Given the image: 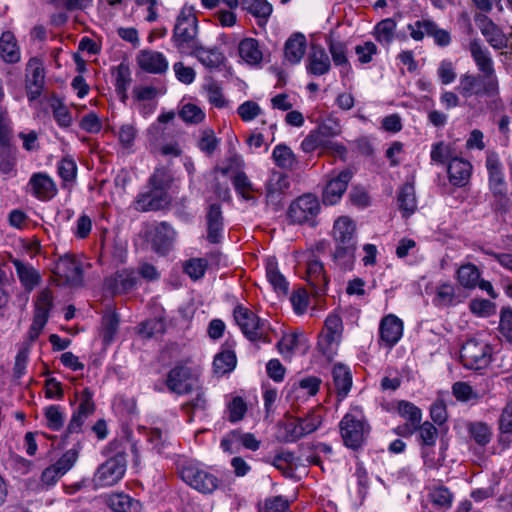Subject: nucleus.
I'll return each instance as SVG.
<instances>
[{
	"label": "nucleus",
	"mask_w": 512,
	"mask_h": 512,
	"mask_svg": "<svg viewBox=\"0 0 512 512\" xmlns=\"http://www.w3.org/2000/svg\"><path fill=\"white\" fill-rule=\"evenodd\" d=\"M339 430L347 448L356 450L364 444L370 433V425L360 406L350 407L339 423Z\"/></svg>",
	"instance_id": "obj_1"
},
{
	"label": "nucleus",
	"mask_w": 512,
	"mask_h": 512,
	"mask_svg": "<svg viewBox=\"0 0 512 512\" xmlns=\"http://www.w3.org/2000/svg\"><path fill=\"white\" fill-rule=\"evenodd\" d=\"M198 21L192 7L184 6L177 18L173 29L172 41L174 46L184 54H191L198 45Z\"/></svg>",
	"instance_id": "obj_2"
},
{
	"label": "nucleus",
	"mask_w": 512,
	"mask_h": 512,
	"mask_svg": "<svg viewBox=\"0 0 512 512\" xmlns=\"http://www.w3.org/2000/svg\"><path fill=\"white\" fill-rule=\"evenodd\" d=\"M456 90L468 103L471 98L496 97L499 93V82L498 78L467 72L460 76Z\"/></svg>",
	"instance_id": "obj_3"
},
{
	"label": "nucleus",
	"mask_w": 512,
	"mask_h": 512,
	"mask_svg": "<svg viewBox=\"0 0 512 512\" xmlns=\"http://www.w3.org/2000/svg\"><path fill=\"white\" fill-rule=\"evenodd\" d=\"M234 320L251 341H269L267 339L268 327L264 320H261L256 314L248 308L238 305L234 308Z\"/></svg>",
	"instance_id": "obj_4"
},
{
	"label": "nucleus",
	"mask_w": 512,
	"mask_h": 512,
	"mask_svg": "<svg viewBox=\"0 0 512 512\" xmlns=\"http://www.w3.org/2000/svg\"><path fill=\"white\" fill-rule=\"evenodd\" d=\"M492 348L481 340L469 339L466 341L460 351V359L465 368L471 370H481L486 368L491 362Z\"/></svg>",
	"instance_id": "obj_5"
},
{
	"label": "nucleus",
	"mask_w": 512,
	"mask_h": 512,
	"mask_svg": "<svg viewBox=\"0 0 512 512\" xmlns=\"http://www.w3.org/2000/svg\"><path fill=\"white\" fill-rule=\"evenodd\" d=\"M179 474L184 482L201 493H212L218 487L217 477L195 463H183Z\"/></svg>",
	"instance_id": "obj_6"
},
{
	"label": "nucleus",
	"mask_w": 512,
	"mask_h": 512,
	"mask_svg": "<svg viewBox=\"0 0 512 512\" xmlns=\"http://www.w3.org/2000/svg\"><path fill=\"white\" fill-rule=\"evenodd\" d=\"M342 333L343 322L341 317L336 313L329 314L318 339V348L327 359H332L336 354Z\"/></svg>",
	"instance_id": "obj_7"
},
{
	"label": "nucleus",
	"mask_w": 512,
	"mask_h": 512,
	"mask_svg": "<svg viewBox=\"0 0 512 512\" xmlns=\"http://www.w3.org/2000/svg\"><path fill=\"white\" fill-rule=\"evenodd\" d=\"M127 461L123 453H118L101 464L93 476L97 487H110L118 483L126 472Z\"/></svg>",
	"instance_id": "obj_8"
},
{
	"label": "nucleus",
	"mask_w": 512,
	"mask_h": 512,
	"mask_svg": "<svg viewBox=\"0 0 512 512\" xmlns=\"http://www.w3.org/2000/svg\"><path fill=\"white\" fill-rule=\"evenodd\" d=\"M320 208V202L315 195L304 194L290 204L288 217L293 223L313 225Z\"/></svg>",
	"instance_id": "obj_9"
},
{
	"label": "nucleus",
	"mask_w": 512,
	"mask_h": 512,
	"mask_svg": "<svg viewBox=\"0 0 512 512\" xmlns=\"http://www.w3.org/2000/svg\"><path fill=\"white\" fill-rule=\"evenodd\" d=\"M353 177L350 169L336 172L332 171L327 176V182L322 192V200L325 205L337 204L346 192L349 182Z\"/></svg>",
	"instance_id": "obj_10"
},
{
	"label": "nucleus",
	"mask_w": 512,
	"mask_h": 512,
	"mask_svg": "<svg viewBox=\"0 0 512 512\" xmlns=\"http://www.w3.org/2000/svg\"><path fill=\"white\" fill-rule=\"evenodd\" d=\"M54 274L63 284L78 286L83 280L82 262L72 254H65L55 263Z\"/></svg>",
	"instance_id": "obj_11"
},
{
	"label": "nucleus",
	"mask_w": 512,
	"mask_h": 512,
	"mask_svg": "<svg viewBox=\"0 0 512 512\" xmlns=\"http://www.w3.org/2000/svg\"><path fill=\"white\" fill-rule=\"evenodd\" d=\"M166 385L170 392L183 395L198 390L199 381L189 368L176 366L168 373Z\"/></svg>",
	"instance_id": "obj_12"
},
{
	"label": "nucleus",
	"mask_w": 512,
	"mask_h": 512,
	"mask_svg": "<svg viewBox=\"0 0 512 512\" xmlns=\"http://www.w3.org/2000/svg\"><path fill=\"white\" fill-rule=\"evenodd\" d=\"M45 83V71L42 61L31 58L26 65L25 88L29 101L36 100L42 93Z\"/></svg>",
	"instance_id": "obj_13"
},
{
	"label": "nucleus",
	"mask_w": 512,
	"mask_h": 512,
	"mask_svg": "<svg viewBox=\"0 0 512 512\" xmlns=\"http://www.w3.org/2000/svg\"><path fill=\"white\" fill-rule=\"evenodd\" d=\"M486 168L489 173V187L495 197L506 199L507 186L504 179L503 167L499 156L495 152H488Z\"/></svg>",
	"instance_id": "obj_14"
},
{
	"label": "nucleus",
	"mask_w": 512,
	"mask_h": 512,
	"mask_svg": "<svg viewBox=\"0 0 512 512\" xmlns=\"http://www.w3.org/2000/svg\"><path fill=\"white\" fill-rule=\"evenodd\" d=\"M475 23L486 41L496 50L507 47L508 38L506 34L486 15L477 13L474 16Z\"/></svg>",
	"instance_id": "obj_15"
},
{
	"label": "nucleus",
	"mask_w": 512,
	"mask_h": 512,
	"mask_svg": "<svg viewBox=\"0 0 512 512\" xmlns=\"http://www.w3.org/2000/svg\"><path fill=\"white\" fill-rule=\"evenodd\" d=\"M468 51L477 67L479 74L489 76L491 78H498L495 68L494 60L489 49L479 39H473L468 44Z\"/></svg>",
	"instance_id": "obj_16"
},
{
	"label": "nucleus",
	"mask_w": 512,
	"mask_h": 512,
	"mask_svg": "<svg viewBox=\"0 0 512 512\" xmlns=\"http://www.w3.org/2000/svg\"><path fill=\"white\" fill-rule=\"evenodd\" d=\"M403 329V321L400 318L394 314L386 315L379 325L381 343L388 348H392L402 338Z\"/></svg>",
	"instance_id": "obj_17"
},
{
	"label": "nucleus",
	"mask_w": 512,
	"mask_h": 512,
	"mask_svg": "<svg viewBox=\"0 0 512 512\" xmlns=\"http://www.w3.org/2000/svg\"><path fill=\"white\" fill-rule=\"evenodd\" d=\"M169 203V197L166 192L149 187V190L140 193L134 203L137 211H155L165 207Z\"/></svg>",
	"instance_id": "obj_18"
},
{
	"label": "nucleus",
	"mask_w": 512,
	"mask_h": 512,
	"mask_svg": "<svg viewBox=\"0 0 512 512\" xmlns=\"http://www.w3.org/2000/svg\"><path fill=\"white\" fill-rule=\"evenodd\" d=\"M139 67L151 74H162L168 69L165 55L154 50H141L136 57Z\"/></svg>",
	"instance_id": "obj_19"
},
{
	"label": "nucleus",
	"mask_w": 512,
	"mask_h": 512,
	"mask_svg": "<svg viewBox=\"0 0 512 512\" xmlns=\"http://www.w3.org/2000/svg\"><path fill=\"white\" fill-rule=\"evenodd\" d=\"M28 186L33 196L41 201L53 198L57 193L54 181L45 173H35L31 176Z\"/></svg>",
	"instance_id": "obj_20"
},
{
	"label": "nucleus",
	"mask_w": 512,
	"mask_h": 512,
	"mask_svg": "<svg viewBox=\"0 0 512 512\" xmlns=\"http://www.w3.org/2000/svg\"><path fill=\"white\" fill-rule=\"evenodd\" d=\"M136 283L137 276L133 270H121L105 281V287L113 294H122L131 291Z\"/></svg>",
	"instance_id": "obj_21"
},
{
	"label": "nucleus",
	"mask_w": 512,
	"mask_h": 512,
	"mask_svg": "<svg viewBox=\"0 0 512 512\" xmlns=\"http://www.w3.org/2000/svg\"><path fill=\"white\" fill-rule=\"evenodd\" d=\"M356 226L348 216H341L335 220L332 230L335 245L356 244Z\"/></svg>",
	"instance_id": "obj_22"
},
{
	"label": "nucleus",
	"mask_w": 512,
	"mask_h": 512,
	"mask_svg": "<svg viewBox=\"0 0 512 512\" xmlns=\"http://www.w3.org/2000/svg\"><path fill=\"white\" fill-rule=\"evenodd\" d=\"M307 72L314 76L327 74L331 69V61L322 47L313 46L306 61Z\"/></svg>",
	"instance_id": "obj_23"
},
{
	"label": "nucleus",
	"mask_w": 512,
	"mask_h": 512,
	"mask_svg": "<svg viewBox=\"0 0 512 512\" xmlns=\"http://www.w3.org/2000/svg\"><path fill=\"white\" fill-rule=\"evenodd\" d=\"M176 237V232L172 226L166 222L158 224L153 231L152 246L157 253H167Z\"/></svg>",
	"instance_id": "obj_24"
},
{
	"label": "nucleus",
	"mask_w": 512,
	"mask_h": 512,
	"mask_svg": "<svg viewBox=\"0 0 512 512\" xmlns=\"http://www.w3.org/2000/svg\"><path fill=\"white\" fill-rule=\"evenodd\" d=\"M306 280L313 287L316 294H322L326 291L328 279L321 261L311 259L307 262Z\"/></svg>",
	"instance_id": "obj_25"
},
{
	"label": "nucleus",
	"mask_w": 512,
	"mask_h": 512,
	"mask_svg": "<svg viewBox=\"0 0 512 512\" xmlns=\"http://www.w3.org/2000/svg\"><path fill=\"white\" fill-rule=\"evenodd\" d=\"M472 171L471 164L458 157H454L449 161L447 172L449 181L454 186L462 187L467 184Z\"/></svg>",
	"instance_id": "obj_26"
},
{
	"label": "nucleus",
	"mask_w": 512,
	"mask_h": 512,
	"mask_svg": "<svg viewBox=\"0 0 512 512\" xmlns=\"http://www.w3.org/2000/svg\"><path fill=\"white\" fill-rule=\"evenodd\" d=\"M328 49L333 63L339 68V73L343 79L349 78L352 74V67L347 57V46L340 41H330Z\"/></svg>",
	"instance_id": "obj_27"
},
{
	"label": "nucleus",
	"mask_w": 512,
	"mask_h": 512,
	"mask_svg": "<svg viewBox=\"0 0 512 512\" xmlns=\"http://www.w3.org/2000/svg\"><path fill=\"white\" fill-rule=\"evenodd\" d=\"M0 57L9 64L20 61L21 52L15 35L11 31H5L0 37Z\"/></svg>",
	"instance_id": "obj_28"
},
{
	"label": "nucleus",
	"mask_w": 512,
	"mask_h": 512,
	"mask_svg": "<svg viewBox=\"0 0 512 512\" xmlns=\"http://www.w3.org/2000/svg\"><path fill=\"white\" fill-rule=\"evenodd\" d=\"M397 412L408 421L405 426L407 432L414 433L422 420L421 409L409 401L400 400L397 402Z\"/></svg>",
	"instance_id": "obj_29"
},
{
	"label": "nucleus",
	"mask_w": 512,
	"mask_h": 512,
	"mask_svg": "<svg viewBox=\"0 0 512 512\" xmlns=\"http://www.w3.org/2000/svg\"><path fill=\"white\" fill-rule=\"evenodd\" d=\"M333 383L340 400L344 399L352 386V375L349 368L336 364L332 369Z\"/></svg>",
	"instance_id": "obj_30"
},
{
	"label": "nucleus",
	"mask_w": 512,
	"mask_h": 512,
	"mask_svg": "<svg viewBox=\"0 0 512 512\" xmlns=\"http://www.w3.org/2000/svg\"><path fill=\"white\" fill-rule=\"evenodd\" d=\"M12 263L16 269L21 284L27 291H32L40 282L41 277L37 270L30 264L13 259Z\"/></svg>",
	"instance_id": "obj_31"
},
{
	"label": "nucleus",
	"mask_w": 512,
	"mask_h": 512,
	"mask_svg": "<svg viewBox=\"0 0 512 512\" xmlns=\"http://www.w3.org/2000/svg\"><path fill=\"white\" fill-rule=\"evenodd\" d=\"M112 512H141L142 504L131 496L118 493L112 494L107 500Z\"/></svg>",
	"instance_id": "obj_32"
},
{
	"label": "nucleus",
	"mask_w": 512,
	"mask_h": 512,
	"mask_svg": "<svg viewBox=\"0 0 512 512\" xmlns=\"http://www.w3.org/2000/svg\"><path fill=\"white\" fill-rule=\"evenodd\" d=\"M306 49V38L303 34L292 35L285 43V58L292 64H297L304 56Z\"/></svg>",
	"instance_id": "obj_33"
},
{
	"label": "nucleus",
	"mask_w": 512,
	"mask_h": 512,
	"mask_svg": "<svg viewBox=\"0 0 512 512\" xmlns=\"http://www.w3.org/2000/svg\"><path fill=\"white\" fill-rule=\"evenodd\" d=\"M399 209L404 217L411 216L417 209L415 188L412 183H405L398 193Z\"/></svg>",
	"instance_id": "obj_34"
},
{
	"label": "nucleus",
	"mask_w": 512,
	"mask_h": 512,
	"mask_svg": "<svg viewBox=\"0 0 512 512\" xmlns=\"http://www.w3.org/2000/svg\"><path fill=\"white\" fill-rule=\"evenodd\" d=\"M240 57L249 65H257L262 61L263 54L259 43L254 38L243 39L238 46Z\"/></svg>",
	"instance_id": "obj_35"
},
{
	"label": "nucleus",
	"mask_w": 512,
	"mask_h": 512,
	"mask_svg": "<svg viewBox=\"0 0 512 512\" xmlns=\"http://www.w3.org/2000/svg\"><path fill=\"white\" fill-rule=\"evenodd\" d=\"M266 277L277 293L286 294L288 292V282L283 274L280 273L277 262L269 258L266 262Z\"/></svg>",
	"instance_id": "obj_36"
},
{
	"label": "nucleus",
	"mask_w": 512,
	"mask_h": 512,
	"mask_svg": "<svg viewBox=\"0 0 512 512\" xmlns=\"http://www.w3.org/2000/svg\"><path fill=\"white\" fill-rule=\"evenodd\" d=\"M243 8L258 18L259 24H265L273 11L267 0H242Z\"/></svg>",
	"instance_id": "obj_37"
},
{
	"label": "nucleus",
	"mask_w": 512,
	"mask_h": 512,
	"mask_svg": "<svg viewBox=\"0 0 512 512\" xmlns=\"http://www.w3.org/2000/svg\"><path fill=\"white\" fill-rule=\"evenodd\" d=\"M356 244L335 245L333 259L340 269L351 270L355 260Z\"/></svg>",
	"instance_id": "obj_38"
},
{
	"label": "nucleus",
	"mask_w": 512,
	"mask_h": 512,
	"mask_svg": "<svg viewBox=\"0 0 512 512\" xmlns=\"http://www.w3.org/2000/svg\"><path fill=\"white\" fill-rule=\"evenodd\" d=\"M428 500L435 512L448 510L453 502V495L448 488L440 486L430 491Z\"/></svg>",
	"instance_id": "obj_39"
},
{
	"label": "nucleus",
	"mask_w": 512,
	"mask_h": 512,
	"mask_svg": "<svg viewBox=\"0 0 512 512\" xmlns=\"http://www.w3.org/2000/svg\"><path fill=\"white\" fill-rule=\"evenodd\" d=\"M191 54L195 55L201 64L210 69L220 67L224 60V56L219 50L206 49L199 45H196Z\"/></svg>",
	"instance_id": "obj_40"
},
{
	"label": "nucleus",
	"mask_w": 512,
	"mask_h": 512,
	"mask_svg": "<svg viewBox=\"0 0 512 512\" xmlns=\"http://www.w3.org/2000/svg\"><path fill=\"white\" fill-rule=\"evenodd\" d=\"M272 158L275 164L281 169L291 170L296 164L294 152L285 144H278L274 147Z\"/></svg>",
	"instance_id": "obj_41"
},
{
	"label": "nucleus",
	"mask_w": 512,
	"mask_h": 512,
	"mask_svg": "<svg viewBox=\"0 0 512 512\" xmlns=\"http://www.w3.org/2000/svg\"><path fill=\"white\" fill-rule=\"evenodd\" d=\"M236 355L231 350H223L219 352L213 361L214 372L217 375H224L230 373L236 367Z\"/></svg>",
	"instance_id": "obj_42"
},
{
	"label": "nucleus",
	"mask_w": 512,
	"mask_h": 512,
	"mask_svg": "<svg viewBox=\"0 0 512 512\" xmlns=\"http://www.w3.org/2000/svg\"><path fill=\"white\" fill-rule=\"evenodd\" d=\"M457 279L465 288H474L480 279V272L474 264L462 265L457 271Z\"/></svg>",
	"instance_id": "obj_43"
},
{
	"label": "nucleus",
	"mask_w": 512,
	"mask_h": 512,
	"mask_svg": "<svg viewBox=\"0 0 512 512\" xmlns=\"http://www.w3.org/2000/svg\"><path fill=\"white\" fill-rule=\"evenodd\" d=\"M47 427L53 431H59L65 423L66 414L59 405H50L44 409Z\"/></svg>",
	"instance_id": "obj_44"
},
{
	"label": "nucleus",
	"mask_w": 512,
	"mask_h": 512,
	"mask_svg": "<svg viewBox=\"0 0 512 512\" xmlns=\"http://www.w3.org/2000/svg\"><path fill=\"white\" fill-rule=\"evenodd\" d=\"M433 302L436 306L440 307L454 305L456 302L454 286L450 283H443L437 286Z\"/></svg>",
	"instance_id": "obj_45"
},
{
	"label": "nucleus",
	"mask_w": 512,
	"mask_h": 512,
	"mask_svg": "<svg viewBox=\"0 0 512 512\" xmlns=\"http://www.w3.org/2000/svg\"><path fill=\"white\" fill-rule=\"evenodd\" d=\"M51 108L53 117L60 127L68 128L72 125V115L69 109L63 104L61 100L57 98L52 99Z\"/></svg>",
	"instance_id": "obj_46"
},
{
	"label": "nucleus",
	"mask_w": 512,
	"mask_h": 512,
	"mask_svg": "<svg viewBox=\"0 0 512 512\" xmlns=\"http://www.w3.org/2000/svg\"><path fill=\"white\" fill-rule=\"evenodd\" d=\"M180 118L188 124H199L204 121L206 114L196 104L186 103L179 111Z\"/></svg>",
	"instance_id": "obj_47"
},
{
	"label": "nucleus",
	"mask_w": 512,
	"mask_h": 512,
	"mask_svg": "<svg viewBox=\"0 0 512 512\" xmlns=\"http://www.w3.org/2000/svg\"><path fill=\"white\" fill-rule=\"evenodd\" d=\"M131 84V75L129 68L125 65H119L115 74V88L122 101L127 98V91Z\"/></svg>",
	"instance_id": "obj_48"
},
{
	"label": "nucleus",
	"mask_w": 512,
	"mask_h": 512,
	"mask_svg": "<svg viewBox=\"0 0 512 512\" xmlns=\"http://www.w3.org/2000/svg\"><path fill=\"white\" fill-rule=\"evenodd\" d=\"M396 23L393 19L387 18L380 21L375 27V37L383 44H389L394 37Z\"/></svg>",
	"instance_id": "obj_49"
},
{
	"label": "nucleus",
	"mask_w": 512,
	"mask_h": 512,
	"mask_svg": "<svg viewBox=\"0 0 512 512\" xmlns=\"http://www.w3.org/2000/svg\"><path fill=\"white\" fill-rule=\"evenodd\" d=\"M241 430H232L225 434L220 442V447L225 453L235 454L242 448Z\"/></svg>",
	"instance_id": "obj_50"
},
{
	"label": "nucleus",
	"mask_w": 512,
	"mask_h": 512,
	"mask_svg": "<svg viewBox=\"0 0 512 512\" xmlns=\"http://www.w3.org/2000/svg\"><path fill=\"white\" fill-rule=\"evenodd\" d=\"M327 143L328 139H325L317 129H314L303 139L301 148L305 153H311L319 148L325 150Z\"/></svg>",
	"instance_id": "obj_51"
},
{
	"label": "nucleus",
	"mask_w": 512,
	"mask_h": 512,
	"mask_svg": "<svg viewBox=\"0 0 512 512\" xmlns=\"http://www.w3.org/2000/svg\"><path fill=\"white\" fill-rule=\"evenodd\" d=\"M165 331V323L160 318L149 319L138 327V334L143 338H152Z\"/></svg>",
	"instance_id": "obj_52"
},
{
	"label": "nucleus",
	"mask_w": 512,
	"mask_h": 512,
	"mask_svg": "<svg viewBox=\"0 0 512 512\" xmlns=\"http://www.w3.org/2000/svg\"><path fill=\"white\" fill-rule=\"evenodd\" d=\"M434 28V21L430 19H421L407 25L411 38L415 41H421L426 35L429 36L430 29Z\"/></svg>",
	"instance_id": "obj_53"
},
{
	"label": "nucleus",
	"mask_w": 512,
	"mask_h": 512,
	"mask_svg": "<svg viewBox=\"0 0 512 512\" xmlns=\"http://www.w3.org/2000/svg\"><path fill=\"white\" fill-rule=\"evenodd\" d=\"M416 431L418 432L420 446L435 445L438 438V430L432 423L426 421L423 424H419Z\"/></svg>",
	"instance_id": "obj_54"
},
{
	"label": "nucleus",
	"mask_w": 512,
	"mask_h": 512,
	"mask_svg": "<svg viewBox=\"0 0 512 512\" xmlns=\"http://www.w3.org/2000/svg\"><path fill=\"white\" fill-rule=\"evenodd\" d=\"M172 177L166 168H157L149 179V185L162 192H166L170 187Z\"/></svg>",
	"instance_id": "obj_55"
},
{
	"label": "nucleus",
	"mask_w": 512,
	"mask_h": 512,
	"mask_svg": "<svg viewBox=\"0 0 512 512\" xmlns=\"http://www.w3.org/2000/svg\"><path fill=\"white\" fill-rule=\"evenodd\" d=\"M320 379L317 377H307L299 381V383L293 387V391L297 396H314L319 391Z\"/></svg>",
	"instance_id": "obj_56"
},
{
	"label": "nucleus",
	"mask_w": 512,
	"mask_h": 512,
	"mask_svg": "<svg viewBox=\"0 0 512 512\" xmlns=\"http://www.w3.org/2000/svg\"><path fill=\"white\" fill-rule=\"evenodd\" d=\"M283 428L285 432L283 440L285 442H295L306 436L299 418L288 419Z\"/></svg>",
	"instance_id": "obj_57"
},
{
	"label": "nucleus",
	"mask_w": 512,
	"mask_h": 512,
	"mask_svg": "<svg viewBox=\"0 0 512 512\" xmlns=\"http://www.w3.org/2000/svg\"><path fill=\"white\" fill-rule=\"evenodd\" d=\"M208 262L204 258H192L185 262L184 271L193 280L201 279L207 269Z\"/></svg>",
	"instance_id": "obj_58"
},
{
	"label": "nucleus",
	"mask_w": 512,
	"mask_h": 512,
	"mask_svg": "<svg viewBox=\"0 0 512 512\" xmlns=\"http://www.w3.org/2000/svg\"><path fill=\"white\" fill-rule=\"evenodd\" d=\"M471 437L481 446L487 445L492 436L490 427L483 422H476L471 424L469 428Z\"/></svg>",
	"instance_id": "obj_59"
},
{
	"label": "nucleus",
	"mask_w": 512,
	"mask_h": 512,
	"mask_svg": "<svg viewBox=\"0 0 512 512\" xmlns=\"http://www.w3.org/2000/svg\"><path fill=\"white\" fill-rule=\"evenodd\" d=\"M237 114L244 122H251L262 114V109L252 100H247L237 108Z\"/></svg>",
	"instance_id": "obj_60"
},
{
	"label": "nucleus",
	"mask_w": 512,
	"mask_h": 512,
	"mask_svg": "<svg viewBox=\"0 0 512 512\" xmlns=\"http://www.w3.org/2000/svg\"><path fill=\"white\" fill-rule=\"evenodd\" d=\"M320 134L325 139H330L332 137L338 136L341 134L342 128L340 125V121L333 117H328L324 119L316 128Z\"/></svg>",
	"instance_id": "obj_61"
},
{
	"label": "nucleus",
	"mask_w": 512,
	"mask_h": 512,
	"mask_svg": "<svg viewBox=\"0 0 512 512\" xmlns=\"http://www.w3.org/2000/svg\"><path fill=\"white\" fill-rule=\"evenodd\" d=\"M300 336L297 333L285 334L278 343L279 352L285 357L291 356L298 347Z\"/></svg>",
	"instance_id": "obj_62"
},
{
	"label": "nucleus",
	"mask_w": 512,
	"mask_h": 512,
	"mask_svg": "<svg viewBox=\"0 0 512 512\" xmlns=\"http://www.w3.org/2000/svg\"><path fill=\"white\" fill-rule=\"evenodd\" d=\"M453 395L459 401H470L473 399H479V394L473 390V388L465 382H456L452 387Z\"/></svg>",
	"instance_id": "obj_63"
},
{
	"label": "nucleus",
	"mask_w": 512,
	"mask_h": 512,
	"mask_svg": "<svg viewBox=\"0 0 512 512\" xmlns=\"http://www.w3.org/2000/svg\"><path fill=\"white\" fill-rule=\"evenodd\" d=\"M218 144L219 141L216 138L213 130L205 129L202 131L201 137L198 142V146L201 151L210 155L216 150Z\"/></svg>",
	"instance_id": "obj_64"
}]
</instances>
